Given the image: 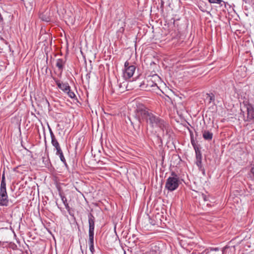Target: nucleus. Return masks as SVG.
I'll return each instance as SVG.
<instances>
[{"instance_id":"nucleus-32","label":"nucleus","mask_w":254,"mask_h":254,"mask_svg":"<svg viewBox=\"0 0 254 254\" xmlns=\"http://www.w3.org/2000/svg\"><path fill=\"white\" fill-rule=\"evenodd\" d=\"M64 206H65V207L66 209L67 210H69V206H68V203H66L64 204Z\"/></svg>"},{"instance_id":"nucleus-8","label":"nucleus","mask_w":254,"mask_h":254,"mask_svg":"<svg viewBox=\"0 0 254 254\" xmlns=\"http://www.w3.org/2000/svg\"><path fill=\"white\" fill-rule=\"evenodd\" d=\"M247 111V119H244L245 121H253L254 123V107L251 104L246 105Z\"/></svg>"},{"instance_id":"nucleus-27","label":"nucleus","mask_w":254,"mask_h":254,"mask_svg":"<svg viewBox=\"0 0 254 254\" xmlns=\"http://www.w3.org/2000/svg\"><path fill=\"white\" fill-rule=\"evenodd\" d=\"M61 199H62V200L64 204L67 203V200L65 196H61Z\"/></svg>"},{"instance_id":"nucleus-1","label":"nucleus","mask_w":254,"mask_h":254,"mask_svg":"<svg viewBox=\"0 0 254 254\" xmlns=\"http://www.w3.org/2000/svg\"><path fill=\"white\" fill-rule=\"evenodd\" d=\"M135 117L139 123L145 121L152 127H159L165 121L142 104H138L135 110Z\"/></svg>"},{"instance_id":"nucleus-12","label":"nucleus","mask_w":254,"mask_h":254,"mask_svg":"<svg viewBox=\"0 0 254 254\" xmlns=\"http://www.w3.org/2000/svg\"><path fill=\"white\" fill-rule=\"evenodd\" d=\"M65 62L66 60L64 59H58L56 61V65L58 68L59 70L60 71V75H62V73L64 70Z\"/></svg>"},{"instance_id":"nucleus-35","label":"nucleus","mask_w":254,"mask_h":254,"mask_svg":"<svg viewBox=\"0 0 254 254\" xmlns=\"http://www.w3.org/2000/svg\"><path fill=\"white\" fill-rule=\"evenodd\" d=\"M53 146L55 147V148H56V150L57 149V148L60 147L59 144H58L57 146H56V145H53Z\"/></svg>"},{"instance_id":"nucleus-7","label":"nucleus","mask_w":254,"mask_h":254,"mask_svg":"<svg viewBox=\"0 0 254 254\" xmlns=\"http://www.w3.org/2000/svg\"><path fill=\"white\" fill-rule=\"evenodd\" d=\"M88 221L89 224V234H94L95 217L90 212L88 214Z\"/></svg>"},{"instance_id":"nucleus-9","label":"nucleus","mask_w":254,"mask_h":254,"mask_svg":"<svg viewBox=\"0 0 254 254\" xmlns=\"http://www.w3.org/2000/svg\"><path fill=\"white\" fill-rule=\"evenodd\" d=\"M195 152L196 157V165H197L200 171H202L204 172V169L202 165V154L201 153V151L199 149H197L195 151Z\"/></svg>"},{"instance_id":"nucleus-3","label":"nucleus","mask_w":254,"mask_h":254,"mask_svg":"<svg viewBox=\"0 0 254 254\" xmlns=\"http://www.w3.org/2000/svg\"><path fill=\"white\" fill-rule=\"evenodd\" d=\"M8 205L9 200L6 191L5 176L3 174L0 187V206H7Z\"/></svg>"},{"instance_id":"nucleus-2","label":"nucleus","mask_w":254,"mask_h":254,"mask_svg":"<svg viewBox=\"0 0 254 254\" xmlns=\"http://www.w3.org/2000/svg\"><path fill=\"white\" fill-rule=\"evenodd\" d=\"M180 184L178 175L175 172H172L171 176L166 180L165 189L170 191H173L178 189Z\"/></svg>"},{"instance_id":"nucleus-16","label":"nucleus","mask_w":254,"mask_h":254,"mask_svg":"<svg viewBox=\"0 0 254 254\" xmlns=\"http://www.w3.org/2000/svg\"><path fill=\"white\" fill-rule=\"evenodd\" d=\"M48 128H49V132H50V136H51V143H52V144L53 145H56V146L58 145L59 143L58 140H57V139L56 138V137L52 130V129L51 128V127L48 126Z\"/></svg>"},{"instance_id":"nucleus-18","label":"nucleus","mask_w":254,"mask_h":254,"mask_svg":"<svg viewBox=\"0 0 254 254\" xmlns=\"http://www.w3.org/2000/svg\"><path fill=\"white\" fill-rule=\"evenodd\" d=\"M65 93L68 95V97L72 99H74L75 97H76V95H75L74 93L71 91L70 86L69 89H67V91Z\"/></svg>"},{"instance_id":"nucleus-20","label":"nucleus","mask_w":254,"mask_h":254,"mask_svg":"<svg viewBox=\"0 0 254 254\" xmlns=\"http://www.w3.org/2000/svg\"><path fill=\"white\" fill-rule=\"evenodd\" d=\"M137 238L136 237V235L135 234H132V237H129L128 238L129 243L132 242L133 243H135Z\"/></svg>"},{"instance_id":"nucleus-15","label":"nucleus","mask_w":254,"mask_h":254,"mask_svg":"<svg viewBox=\"0 0 254 254\" xmlns=\"http://www.w3.org/2000/svg\"><path fill=\"white\" fill-rule=\"evenodd\" d=\"M127 81H124L122 83H120L117 86L116 90L120 93L124 92L125 91L127 90Z\"/></svg>"},{"instance_id":"nucleus-31","label":"nucleus","mask_w":254,"mask_h":254,"mask_svg":"<svg viewBox=\"0 0 254 254\" xmlns=\"http://www.w3.org/2000/svg\"><path fill=\"white\" fill-rule=\"evenodd\" d=\"M190 140L192 139H194L193 134L192 132L190 130Z\"/></svg>"},{"instance_id":"nucleus-17","label":"nucleus","mask_w":254,"mask_h":254,"mask_svg":"<svg viewBox=\"0 0 254 254\" xmlns=\"http://www.w3.org/2000/svg\"><path fill=\"white\" fill-rule=\"evenodd\" d=\"M161 251L160 250V248L156 246H155L154 247H152L151 249L150 250L148 254H160Z\"/></svg>"},{"instance_id":"nucleus-30","label":"nucleus","mask_w":254,"mask_h":254,"mask_svg":"<svg viewBox=\"0 0 254 254\" xmlns=\"http://www.w3.org/2000/svg\"><path fill=\"white\" fill-rule=\"evenodd\" d=\"M164 2L163 0H161V8L162 9V11H163V8H164Z\"/></svg>"},{"instance_id":"nucleus-5","label":"nucleus","mask_w":254,"mask_h":254,"mask_svg":"<svg viewBox=\"0 0 254 254\" xmlns=\"http://www.w3.org/2000/svg\"><path fill=\"white\" fill-rule=\"evenodd\" d=\"M124 66V77L126 79H129L133 76L136 67L133 65L130 64L128 61L125 62Z\"/></svg>"},{"instance_id":"nucleus-25","label":"nucleus","mask_w":254,"mask_h":254,"mask_svg":"<svg viewBox=\"0 0 254 254\" xmlns=\"http://www.w3.org/2000/svg\"><path fill=\"white\" fill-rule=\"evenodd\" d=\"M250 173L252 176V177L254 179V164L252 165V167L251 168Z\"/></svg>"},{"instance_id":"nucleus-36","label":"nucleus","mask_w":254,"mask_h":254,"mask_svg":"<svg viewBox=\"0 0 254 254\" xmlns=\"http://www.w3.org/2000/svg\"><path fill=\"white\" fill-rule=\"evenodd\" d=\"M3 21V18H2L1 14L0 13V21Z\"/></svg>"},{"instance_id":"nucleus-13","label":"nucleus","mask_w":254,"mask_h":254,"mask_svg":"<svg viewBox=\"0 0 254 254\" xmlns=\"http://www.w3.org/2000/svg\"><path fill=\"white\" fill-rule=\"evenodd\" d=\"M94 234H89L88 244L89 246V250L92 254H94L95 252L94 246Z\"/></svg>"},{"instance_id":"nucleus-29","label":"nucleus","mask_w":254,"mask_h":254,"mask_svg":"<svg viewBox=\"0 0 254 254\" xmlns=\"http://www.w3.org/2000/svg\"><path fill=\"white\" fill-rule=\"evenodd\" d=\"M216 1V2H215V3H216L220 4H221V5H222V4H221V2H223V3H225V2H224V1H223L222 0H216V1Z\"/></svg>"},{"instance_id":"nucleus-33","label":"nucleus","mask_w":254,"mask_h":254,"mask_svg":"<svg viewBox=\"0 0 254 254\" xmlns=\"http://www.w3.org/2000/svg\"><path fill=\"white\" fill-rule=\"evenodd\" d=\"M86 79H88V80H89V79L90 78V73H88L86 74Z\"/></svg>"},{"instance_id":"nucleus-11","label":"nucleus","mask_w":254,"mask_h":254,"mask_svg":"<svg viewBox=\"0 0 254 254\" xmlns=\"http://www.w3.org/2000/svg\"><path fill=\"white\" fill-rule=\"evenodd\" d=\"M39 18L43 21L49 22L51 18L50 16V11L49 9H46L39 14Z\"/></svg>"},{"instance_id":"nucleus-26","label":"nucleus","mask_w":254,"mask_h":254,"mask_svg":"<svg viewBox=\"0 0 254 254\" xmlns=\"http://www.w3.org/2000/svg\"><path fill=\"white\" fill-rule=\"evenodd\" d=\"M56 150H57V152H56V155H58L59 154L63 153V151H62V150L61 149V147L58 148H57V149Z\"/></svg>"},{"instance_id":"nucleus-28","label":"nucleus","mask_w":254,"mask_h":254,"mask_svg":"<svg viewBox=\"0 0 254 254\" xmlns=\"http://www.w3.org/2000/svg\"><path fill=\"white\" fill-rule=\"evenodd\" d=\"M202 197L203 199L204 200V201H207L208 200L207 196L203 193L202 194Z\"/></svg>"},{"instance_id":"nucleus-19","label":"nucleus","mask_w":254,"mask_h":254,"mask_svg":"<svg viewBox=\"0 0 254 254\" xmlns=\"http://www.w3.org/2000/svg\"><path fill=\"white\" fill-rule=\"evenodd\" d=\"M206 95H207L206 98H208L209 99V103H210L211 102L214 101V100H215V96H214V95L213 93H209V94H207Z\"/></svg>"},{"instance_id":"nucleus-21","label":"nucleus","mask_w":254,"mask_h":254,"mask_svg":"<svg viewBox=\"0 0 254 254\" xmlns=\"http://www.w3.org/2000/svg\"><path fill=\"white\" fill-rule=\"evenodd\" d=\"M191 145H192L194 150L195 151L197 149H199L196 145V142L194 140V139H192L190 140Z\"/></svg>"},{"instance_id":"nucleus-10","label":"nucleus","mask_w":254,"mask_h":254,"mask_svg":"<svg viewBox=\"0 0 254 254\" xmlns=\"http://www.w3.org/2000/svg\"><path fill=\"white\" fill-rule=\"evenodd\" d=\"M54 80L55 81L57 85L64 92H66L67 89H69V85L68 83H61L60 81L55 77H52Z\"/></svg>"},{"instance_id":"nucleus-22","label":"nucleus","mask_w":254,"mask_h":254,"mask_svg":"<svg viewBox=\"0 0 254 254\" xmlns=\"http://www.w3.org/2000/svg\"><path fill=\"white\" fill-rule=\"evenodd\" d=\"M60 158L61 161H62L64 164H66V160L64 156L63 152L58 155Z\"/></svg>"},{"instance_id":"nucleus-23","label":"nucleus","mask_w":254,"mask_h":254,"mask_svg":"<svg viewBox=\"0 0 254 254\" xmlns=\"http://www.w3.org/2000/svg\"><path fill=\"white\" fill-rule=\"evenodd\" d=\"M209 250L210 251H218L219 250V249L218 248H210L209 249H206L204 251V252H206V254H208L209 252Z\"/></svg>"},{"instance_id":"nucleus-4","label":"nucleus","mask_w":254,"mask_h":254,"mask_svg":"<svg viewBox=\"0 0 254 254\" xmlns=\"http://www.w3.org/2000/svg\"><path fill=\"white\" fill-rule=\"evenodd\" d=\"M159 127L162 131V137L157 136L160 142L162 143V139L166 140L167 142H170L172 138L173 132L169 125L164 121Z\"/></svg>"},{"instance_id":"nucleus-6","label":"nucleus","mask_w":254,"mask_h":254,"mask_svg":"<svg viewBox=\"0 0 254 254\" xmlns=\"http://www.w3.org/2000/svg\"><path fill=\"white\" fill-rule=\"evenodd\" d=\"M155 86H157V84L151 79L144 80L139 85L140 90L147 91L150 90L151 87Z\"/></svg>"},{"instance_id":"nucleus-24","label":"nucleus","mask_w":254,"mask_h":254,"mask_svg":"<svg viewBox=\"0 0 254 254\" xmlns=\"http://www.w3.org/2000/svg\"><path fill=\"white\" fill-rule=\"evenodd\" d=\"M43 158V161L44 162V164L46 166H49L50 164L49 160L48 158H46L45 157H42Z\"/></svg>"},{"instance_id":"nucleus-14","label":"nucleus","mask_w":254,"mask_h":254,"mask_svg":"<svg viewBox=\"0 0 254 254\" xmlns=\"http://www.w3.org/2000/svg\"><path fill=\"white\" fill-rule=\"evenodd\" d=\"M202 137L204 140L211 141L213 138V133L208 130H203L202 131Z\"/></svg>"},{"instance_id":"nucleus-34","label":"nucleus","mask_w":254,"mask_h":254,"mask_svg":"<svg viewBox=\"0 0 254 254\" xmlns=\"http://www.w3.org/2000/svg\"><path fill=\"white\" fill-rule=\"evenodd\" d=\"M209 2L210 3H215V1L216 0H208Z\"/></svg>"}]
</instances>
